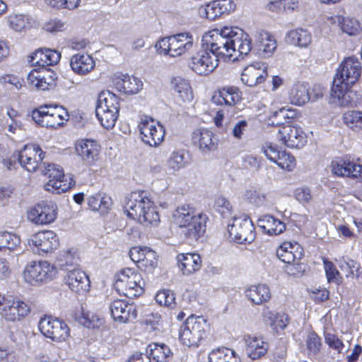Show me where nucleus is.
I'll return each instance as SVG.
<instances>
[{"label":"nucleus","instance_id":"37998d69","mask_svg":"<svg viewBox=\"0 0 362 362\" xmlns=\"http://www.w3.org/2000/svg\"><path fill=\"white\" fill-rule=\"evenodd\" d=\"M119 98L110 90L100 92L98 97L96 110H119Z\"/></svg>","mask_w":362,"mask_h":362},{"label":"nucleus","instance_id":"a878e982","mask_svg":"<svg viewBox=\"0 0 362 362\" xmlns=\"http://www.w3.org/2000/svg\"><path fill=\"white\" fill-rule=\"evenodd\" d=\"M65 280L69 287L74 292L83 293L88 291L90 280L86 274L78 269L69 270Z\"/></svg>","mask_w":362,"mask_h":362},{"label":"nucleus","instance_id":"4468645a","mask_svg":"<svg viewBox=\"0 0 362 362\" xmlns=\"http://www.w3.org/2000/svg\"><path fill=\"white\" fill-rule=\"evenodd\" d=\"M57 206L52 201H42L28 212V219L36 225L52 223L57 218Z\"/></svg>","mask_w":362,"mask_h":362},{"label":"nucleus","instance_id":"9d476101","mask_svg":"<svg viewBox=\"0 0 362 362\" xmlns=\"http://www.w3.org/2000/svg\"><path fill=\"white\" fill-rule=\"evenodd\" d=\"M57 268L47 261H33L26 265L23 276L28 284L47 282L54 279Z\"/></svg>","mask_w":362,"mask_h":362},{"label":"nucleus","instance_id":"69168bd1","mask_svg":"<svg viewBox=\"0 0 362 362\" xmlns=\"http://www.w3.org/2000/svg\"><path fill=\"white\" fill-rule=\"evenodd\" d=\"M274 204L273 194L258 191L254 204L257 206H271Z\"/></svg>","mask_w":362,"mask_h":362},{"label":"nucleus","instance_id":"7c9ffc66","mask_svg":"<svg viewBox=\"0 0 362 362\" xmlns=\"http://www.w3.org/2000/svg\"><path fill=\"white\" fill-rule=\"evenodd\" d=\"M178 266L184 275H190L202 267V258L198 253H182L177 257Z\"/></svg>","mask_w":362,"mask_h":362},{"label":"nucleus","instance_id":"2eb2a0df","mask_svg":"<svg viewBox=\"0 0 362 362\" xmlns=\"http://www.w3.org/2000/svg\"><path fill=\"white\" fill-rule=\"evenodd\" d=\"M28 245L34 252L47 254L57 249L59 245V238L52 230H43L33 235L28 240Z\"/></svg>","mask_w":362,"mask_h":362},{"label":"nucleus","instance_id":"f3484780","mask_svg":"<svg viewBox=\"0 0 362 362\" xmlns=\"http://www.w3.org/2000/svg\"><path fill=\"white\" fill-rule=\"evenodd\" d=\"M235 8V4L233 0H214L201 6L198 13L200 17L214 21L222 15L229 14Z\"/></svg>","mask_w":362,"mask_h":362},{"label":"nucleus","instance_id":"3c124183","mask_svg":"<svg viewBox=\"0 0 362 362\" xmlns=\"http://www.w3.org/2000/svg\"><path fill=\"white\" fill-rule=\"evenodd\" d=\"M346 125L355 132L362 130V112L357 110L347 111L343 116Z\"/></svg>","mask_w":362,"mask_h":362},{"label":"nucleus","instance_id":"c85d7f7f","mask_svg":"<svg viewBox=\"0 0 362 362\" xmlns=\"http://www.w3.org/2000/svg\"><path fill=\"white\" fill-rule=\"evenodd\" d=\"M27 81L28 84L41 90H49L55 84L53 74L47 71L33 69L28 74Z\"/></svg>","mask_w":362,"mask_h":362},{"label":"nucleus","instance_id":"bb28decb","mask_svg":"<svg viewBox=\"0 0 362 362\" xmlns=\"http://www.w3.org/2000/svg\"><path fill=\"white\" fill-rule=\"evenodd\" d=\"M244 342L246 354L252 360L261 358L268 351V344L261 337L247 334L244 337Z\"/></svg>","mask_w":362,"mask_h":362},{"label":"nucleus","instance_id":"e433bc0d","mask_svg":"<svg viewBox=\"0 0 362 362\" xmlns=\"http://www.w3.org/2000/svg\"><path fill=\"white\" fill-rule=\"evenodd\" d=\"M70 66L73 71L79 75L90 72L95 66V62L88 54H77L71 58Z\"/></svg>","mask_w":362,"mask_h":362},{"label":"nucleus","instance_id":"4d7b16f0","mask_svg":"<svg viewBox=\"0 0 362 362\" xmlns=\"http://www.w3.org/2000/svg\"><path fill=\"white\" fill-rule=\"evenodd\" d=\"M340 268L343 272H346V276L355 277L358 279L359 277V269L360 264L353 259L344 260L340 264Z\"/></svg>","mask_w":362,"mask_h":362},{"label":"nucleus","instance_id":"ea45409f","mask_svg":"<svg viewBox=\"0 0 362 362\" xmlns=\"http://www.w3.org/2000/svg\"><path fill=\"white\" fill-rule=\"evenodd\" d=\"M189 163V156L185 150H175L173 151L167 160L168 169L176 173L185 168Z\"/></svg>","mask_w":362,"mask_h":362},{"label":"nucleus","instance_id":"412c9836","mask_svg":"<svg viewBox=\"0 0 362 362\" xmlns=\"http://www.w3.org/2000/svg\"><path fill=\"white\" fill-rule=\"evenodd\" d=\"M110 310L114 320L121 323L133 321L137 315L135 305L124 300H113L110 305Z\"/></svg>","mask_w":362,"mask_h":362},{"label":"nucleus","instance_id":"49530a36","mask_svg":"<svg viewBox=\"0 0 362 362\" xmlns=\"http://www.w3.org/2000/svg\"><path fill=\"white\" fill-rule=\"evenodd\" d=\"M79 258L73 249L62 251L57 259V264L60 269L66 271L77 269Z\"/></svg>","mask_w":362,"mask_h":362},{"label":"nucleus","instance_id":"0e129e2a","mask_svg":"<svg viewBox=\"0 0 362 362\" xmlns=\"http://www.w3.org/2000/svg\"><path fill=\"white\" fill-rule=\"evenodd\" d=\"M45 1L52 8L57 9L64 8L71 10L78 6L80 0H45Z\"/></svg>","mask_w":362,"mask_h":362},{"label":"nucleus","instance_id":"f704fd0d","mask_svg":"<svg viewBox=\"0 0 362 362\" xmlns=\"http://www.w3.org/2000/svg\"><path fill=\"white\" fill-rule=\"evenodd\" d=\"M245 293L246 297L255 305H262L271 298L269 286L263 284L250 286L245 290Z\"/></svg>","mask_w":362,"mask_h":362},{"label":"nucleus","instance_id":"603ef678","mask_svg":"<svg viewBox=\"0 0 362 362\" xmlns=\"http://www.w3.org/2000/svg\"><path fill=\"white\" fill-rule=\"evenodd\" d=\"M214 207L223 218H233V206L230 202L224 197L220 196L216 198Z\"/></svg>","mask_w":362,"mask_h":362},{"label":"nucleus","instance_id":"2f4dec72","mask_svg":"<svg viewBox=\"0 0 362 362\" xmlns=\"http://www.w3.org/2000/svg\"><path fill=\"white\" fill-rule=\"evenodd\" d=\"M278 258L284 263H292L300 260L303 256V250L297 243L285 242L276 250Z\"/></svg>","mask_w":362,"mask_h":362},{"label":"nucleus","instance_id":"dca6fc26","mask_svg":"<svg viewBox=\"0 0 362 362\" xmlns=\"http://www.w3.org/2000/svg\"><path fill=\"white\" fill-rule=\"evenodd\" d=\"M203 47L204 50L192 57L190 67L197 74L206 76L217 68L219 60L206 47Z\"/></svg>","mask_w":362,"mask_h":362},{"label":"nucleus","instance_id":"f03ea898","mask_svg":"<svg viewBox=\"0 0 362 362\" xmlns=\"http://www.w3.org/2000/svg\"><path fill=\"white\" fill-rule=\"evenodd\" d=\"M361 74V65L358 58L349 57L339 64L331 90V97L340 105H348L351 87Z\"/></svg>","mask_w":362,"mask_h":362},{"label":"nucleus","instance_id":"8fccbe9b","mask_svg":"<svg viewBox=\"0 0 362 362\" xmlns=\"http://www.w3.org/2000/svg\"><path fill=\"white\" fill-rule=\"evenodd\" d=\"M142 259L139 268L147 272H151L157 265V255L154 250L145 247Z\"/></svg>","mask_w":362,"mask_h":362},{"label":"nucleus","instance_id":"423d86ee","mask_svg":"<svg viewBox=\"0 0 362 362\" xmlns=\"http://www.w3.org/2000/svg\"><path fill=\"white\" fill-rule=\"evenodd\" d=\"M68 111L58 105H45L32 112L33 119L41 127L56 129L69 119Z\"/></svg>","mask_w":362,"mask_h":362},{"label":"nucleus","instance_id":"20e7f679","mask_svg":"<svg viewBox=\"0 0 362 362\" xmlns=\"http://www.w3.org/2000/svg\"><path fill=\"white\" fill-rule=\"evenodd\" d=\"M195 47L194 36L189 32L179 33L160 39L155 47L158 54L177 57L189 53Z\"/></svg>","mask_w":362,"mask_h":362},{"label":"nucleus","instance_id":"79ce46f5","mask_svg":"<svg viewBox=\"0 0 362 362\" xmlns=\"http://www.w3.org/2000/svg\"><path fill=\"white\" fill-rule=\"evenodd\" d=\"M288 98L292 104L303 105L310 100L308 86L307 83H298L291 88Z\"/></svg>","mask_w":362,"mask_h":362},{"label":"nucleus","instance_id":"58836bf2","mask_svg":"<svg viewBox=\"0 0 362 362\" xmlns=\"http://www.w3.org/2000/svg\"><path fill=\"white\" fill-rule=\"evenodd\" d=\"M327 20L332 23H337L342 32L351 36L358 35L361 30L359 22L355 18L335 16L328 17Z\"/></svg>","mask_w":362,"mask_h":362},{"label":"nucleus","instance_id":"72a5a7b5","mask_svg":"<svg viewBox=\"0 0 362 362\" xmlns=\"http://www.w3.org/2000/svg\"><path fill=\"white\" fill-rule=\"evenodd\" d=\"M262 232L269 235H277L286 230V224L272 215H264L257 221Z\"/></svg>","mask_w":362,"mask_h":362},{"label":"nucleus","instance_id":"338daca9","mask_svg":"<svg viewBox=\"0 0 362 362\" xmlns=\"http://www.w3.org/2000/svg\"><path fill=\"white\" fill-rule=\"evenodd\" d=\"M81 322L88 329H95L99 327L103 324V320L93 314L91 315L83 314Z\"/></svg>","mask_w":362,"mask_h":362},{"label":"nucleus","instance_id":"6ab92c4d","mask_svg":"<svg viewBox=\"0 0 362 362\" xmlns=\"http://www.w3.org/2000/svg\"><path fill=\"white\" fill-rule=\"evenodd\" d=\"M208 217L204 214H199L186 226H183L185 230L183 234L185 240L189 245H194L204 237L206 232Z\"/></svg>","mask_w":362,"mask_h":362},{"label":"nucleus","instance_id":"1a4fd4ad","mask_svg":"<svg viewBox=\"0 0 362 362\" xmlns=\"http://www.w3.org/2000/svg\"><path fill=\"white\" fill-rule=\"evenodd\" d=\"M228 232L230 238L239 244L250 243L255 238L254 225L245 214L233 216L232 223L228 225Z\"/></svg>","mask_w":362,"mask_h":362},{"label":"nucleus","instance_id":"4c0bfd02","mask_svg":"<svg viewBox=\"0 0 362 362\" xmlns=\"http://www.w3.org/2000/svg\"><path fill=\"white\" fill-rule=\"evenodd\" d=\"M146 354L155 362H168L173 357L171 349L165 344L153 343L148 346Z\"/></svg>","mask_w":362,"mask_h":362},{"label":"nucleus","instance_id":"bf43d9fd","mask_svg":"<svg viewBox=\"0 0 362 362\" xmlns=\"http://www.w3.org/2000/svg\"><path fill=\"white\" fill-rule=\"evenodd\" d=\"M295 112L284 107L272 112L271 117L274 119L276 124H284L286 119H293L295 117Z\"/></svg>","mask_w":362,"mask_h":362},{"label":"nucleus","instance_id":"09e8293b","mask_svg":"<svg viewBox=\"0 0 362 362\" xmlns=\"http://www.w3.org/2000/svg\"><path fill=\"white\" fill-rule=\"evenodd\" d=\"M119 110H96L95 115L101 125L105 129L112 128L117 119Z\"/></svg>","mask_w":362,"mask_h":362},{"label":"nucleus","instance_id":"13d9d810","mask_svg":"<svg viewBox=\"0 0 362 362\" xmlns=\"http://www.w3.org/2000/svg\"><path fill=\"white\" fill-rule=\"evenodd\" d=\"M275 163L281 169L291 171L296 167V159L291 154L282 151Z\"/></svg>","mask_w":362,"mask_h":362},{"label":"nucleus","instance_id":"680f3d73","mask_svg":"<svg viewBox=\"0 0 362 362\" xmlns=\"http://www.w3.org/2000/svg\"><path fill=\"white\" fill-rule=\"evenodd\" d=\"M145 323L149 330L160 332L163 324L161 315L158 313H151L146 315Z\"/></svg>","mask_w":362,"mask_h":362},{"label":"nucleus","instance_id":"052dcab7","mask_svg":"<svg viewBox=\"0 0 362 362\" xmlns=\"http://www.w3.org/2000/svg\"><path fill=\"white\" fill-rule=\"evenodd\" d=\"M262 151L268 160L275 163L282 151L276 144L265 143L262 147Z\"/></svg>","mask_w":362,"mask_h":362},{"label":"nucleus","instance_id":"c03bdc74","mask_svg":"<svg viewBox=\"0 0 362 362\" xmlns=\"http://www.w3.org/2000/svg\"><path fill=\"white\" fill-rule=\"evenodd\" d=\"M286 37L290 43L302 48L308 47L312 42L310 32L303 28H298L289 31Z\"/></svg>","mask_w":362,"mask_h":362},{"label":"nucleus","instance_id":"a211bd4d","mask_svg":"<svg viewBox=\"0 0 362 362\" xmlns=\"http://www.w3.org/2000/svg\"><path fill=\"white\" fill-rule=\"evenodd\" d=\"M278 139L288 148H300L307 142L305 134L300 127L286 125L279 130Z\"/></svg>","mask_w":362,"mask_h":362},{"label":"nucleus","instance_id":"a19ab883","mask_svg":"<svg viewBox=\"0 0 362 362\" xmlns=\"http://www.w3.org/2000/svg\"><path fill=\"white\" fill-rule=\"evenodd\" d=\"M195 209L189 204L179 206L173 212V216L175 223L180 228L192 221L196 216H199Z\"/></svg>","mask_w":362,"mask_h":362},{"label":"nucleus","instance_id":"473e14b6","mask_svg":"<svg viewBox=\"0 0 362 362\" xmlns=\"http://www.w3.org/2000/svg\"><path fill=\"white\" fill-rule=\"evenodd\" d=\"M33 18L25 13H11L6 18L8 28L16 33H23L30 30L34 25Z\"/></svg>","mask_w":362,"mask_h":362},{"label":"nucleus","instance_id":"a18cd8bd","mask_svg":"<svg viewBox=\"0 0 362 362\" xmlns=\"http://www.w3.org/2000/svg\"><path fill=\"white\" fill-rule=\"evenodd\" d=\"M263 317L276 332L284 329L289 322L288 317L286 313H276L269 310H264Z\"/></svg>","mask_w":362,"mask_h":362},{"label":"nucleus","instance_id":"6e6d98bb","mask_svg":"<svg viewBox=\"0 0 362 362\" xmlns=\"http://www.w3.org/2000/svg\"><path fill=\"white\" fill-rule=\"evenodd\" d=\"M322 260L327 281L329 283L337 282L339 277H340V273L334 263L326 257H322Z\"/></svg>","mask_w":362,"mask_h":362},{"label":"nucleus","instance_id":"aec40b11","mask_svg":"<svg viewBox=\"0 0 362 362\" xmlns=\"http://www.w3.org/2000/svg\"><path fill=\"white\" fill-rule=\"evenodd\" d=\"M192 141L203 154L214 151L218 145L215 134L207 129H197L192 135Z\"/></svg>","mask_w":362,"mask_h":362},{"label":"nucleus","instance_id":"774afa93","mask_svg":"<svg viewBox=\"0 0 362 362\" xmlns=\"http://www.w3.org/2000/svg\"><path fill=\"white\" fill-rule=\"evenodd\" d=\"M229 350L228 348H219L212 350L209 354V362H225L228 358V353L225 351Z\"/></svg>","mask_w":362,"mask_h":362},{"label":"nucleus","instance_id":"9b49d317","mask_svg":"<svg viewBox=\"0 0 362 362\" xmlns=\"http://www.w3.org/2000/svg\"><path fill=\"white\" fill-rule=\"evenodd\" d=\"M142 141L151 147L158 146L163 141L165 129L163 125L152 117L141 118L138 124Z\"/></svg>","mask_w":362,"mask_h":362},{"label":"nucleus","instance_id":"f257e3e1","mask_svg":"<svg viewBox=\"0 0 362 362\" xmlns=\"http://www.w3.org/2000/svg\"><path fill=\"white\" fill-rule=\"evenodd\" d=\"M202 46L209 49L220 61L235 62L252 49L250 36L237 27H224L206 33L202 37Z\"/></svg>","mask_w":362,"mask_h":362},{"label":"nucleus","instance_id":"39448f33","mask_svg":"<svg viewBox=\"0 0 362 362\" xmlns=\"http://www.w3.org/2000/svg\"><path fill=\"white\" fill-rule=\"evenodd\" d=\"M208 329L209 324L204 317L191 315L180 327L179 340L187 347L197 348L206 338Z\"/></svg>","mask_w":362,"mask_h":362},{"label":"nucleus","instance_id":"7ed1b4c3","mask_svg":"<svg viewBox=\"0 0 362 362\" xmlns=\"http://www.w3.org/2000/svg\"><path fill=\"white\" fill-rule=\"evenodd\" d=\"M124 211L129 218L146 226L156 224L160 221L153 202L144 191L134 192L127 197Z\"/></svg>","mask_w":362,"mask_h":362},{"label":"nucleus","instance_id":"c756f323","mask_svg":"<svg viewBox=\"0 0 362 362\" xmlns=\"http://www.w3.org/2000/svg\"><path fill=\"white\" fill-rule=\"evenodd\" d=\"M255 46L264 57L272 55L276 49V40L269 32L260 30L256 33Z\"/></svg>","mask_w":362,"mask_h":362},{"label":"nucleus","instance_id":"5fc2aeb1","mask_svg":"<svg viewBox=\"0 0 362 362\" xmlns=\"http://www.w3.org/2000/svg\"><path fill=\"white\" fill-rule=\"evenodd\" d=\"M71 187L70 184L67 185L64 179H52L45 185V189L52 193L60 194L66 192Z\"/></svg>","mask_w":362,"mask_h":362},{"label":"nucleus","instance_id":"ddd939ff","mask_svg":"<svg viewBox=\"0 0 362 362\" xmlns=\"http://www.w3.org/2000/svg\"><path fill=\"white\" fill-rule=\"evenodd\" d=\"M39 329L45 337L57 342L64 341L69 337V327L58 318H42L39 322Z\"/></svg>","mask_w":362,"mask_h":362},{"label":"nucleus","instance_id":"c9c22d12","mask_svg":"<svg viewBox=\"0 0 362 362\" xmlns=\"http://www.w3.org/2000/svg\"><path fill=\"white\" fill-rule=\"evenodd\" d=\"M21 239L18 235L8 231H0V251L11 255L21 253Z\"/></svg>","mask_w":362,"mask_h":362},{"label":"nucleus","instance_id":"5701e85b","mask_svg":"<svg viewBox=\"0 0 362 362\" xmlns=\"http://www.w3.org/2000/svg\"><path fill=\"white\" fill-rule=\"evenodd\" d=\"M332 173L338 177L362 179V165L346 159L334 160L331 163Z\"/></svg>","mask_w":362,"mask_h":362},{"label":"nucleus","instance_id":"0eeeda50","mask_svg":"<svg viewBox=\"0 0 362 362\" xmlns=\"http://www.w3.org/2000/svg\"><path fill=\"white\" fill-rule=\"evenodd\" d=\"M144 284L139 273L133 269L126 268L117 275L115 288L120 295L133 298L144 293Z\"/></svg>","mask_w":362,"mask_h":362},{"label":"nucleus","instance_id":"393cba45","mask_svg":"<svg viewBox=\"0 0 362 362\" xmlns=\"http://www.w3.org/2000/svg\"><path fill=\"white\" fill-rule=\"evenodd\" d=\"M241 98L242 93L238 87L225 86L214 93L211 101L217 105L234 106Z\"/></svg>","mask_w":362,"mask_h":362},{"label":"nucleus","instance_id":"e2e57ef3","mask_svg":"<svg viewBox=\"0 0 362 362\" xmlns=\"http://www.w3.org/2000/svg\"><path fill=\"white\" fill-rule=\"evenodd\" d=\"M295 199L300 204H308L312 199L311 189L306 186L296 188L293 192Z\"/></svg>","mask_w":362,"mask_h":362},{"label":"nucleus","instance_id":"b1692460","mask_svg":"<svg viewBox=\"0 0 362 362\" xmlns=\"http://www.w3.org/2000/svg\"><path fill=\"white\" fill-rule=\"evenodd\" d=\"M268 76L267 66L260 62H256L246 66L241 75L242 82L252 87L264 81Z\"/></svg>","mask_w":362,"mask_h":362},{"label":"nucleus","instance_id":"6e6552de","mask_svg":"<svg viewBox=\"0 0 362 362\" xmlns=\"http://www.w3.org/2000/svg\"><path fill=\"white\" fill-rule=\"evenodd\" d=\"M45 157V153L37 144L25 145L20 151L15 152L9 160L5 161L6 167L11 170L12 163L18 161L28 172H34Z\"/></svg>","mask_w":362,"mask_h":362},{"label":"nucleus","instance_id":"cd10ccee","mask_svg":"<svg viewBox=\"0 0 362 362\" xmlns=\"http://www.w3.org/2000/svg\"><path fill=\"white\" fill-rule=\"evenodd\" d=\"M114 83L116 88L125 94H136L141 88L143 83L139 78L119 73L115 75Z\"/></svg>","mask_w":362,"mask_h":362},{"label":"nucleus","instance_id":"864d4df0","mask_svg":"<svg viewBox=\"0 0 362 362\" xmlns=\"http://www.w3.org/2000/svg\"><path fill=\"white\" fill-rule=\"evenodd\" d=\"M156 301L160 305L170 308L175 307V297L173 291L169 289H163L158 292L155 297Z\"/></svg>","mask_w":362,"mask_h":362},{"label":"nucleus","instance_id":"f8f14e48","mask_svg":"<svg viewBox=\"0 0 362 362\" xmlns=\"http://www.w3.org/2000/svg\"><path fill=\"white\" fill-rule=\"evenodd\" d=\"M30 312V307L24 301L12 296L0 294V316L6 321L20 320Z\"/></svg>","mask_w":362,"mask_h":362},{"label":"nucleus","instance_id":"4be33fe9","mask_svg":"<svg viewBox=\"0 0 362 362\" xmlns=\"http://www.w3.org/2000/svg\"><path fill=\"white\" fill-rule=\"evenodd\" d=\"M100 149V145L93 139H81L75 145L77 156L83 162L90 165L98 160Z\"/></svg>","mask_w":362,"mask_h":362},{"label":"nucleus","instance_id":"de8ad7c7","mask_svg":"<svg viewBox=\"0 0 362 362\" xmlns=\"http://www.w3.org/2000/svg\"><path fill=\"white\" fill-rule=\"evenodd\" d=\"M174 90L184 102H189L193 98L190 85L187 80L181 77H175L172 80Z\"/></svg>","mask_w":362,"mask_h":362}]
</instances>
